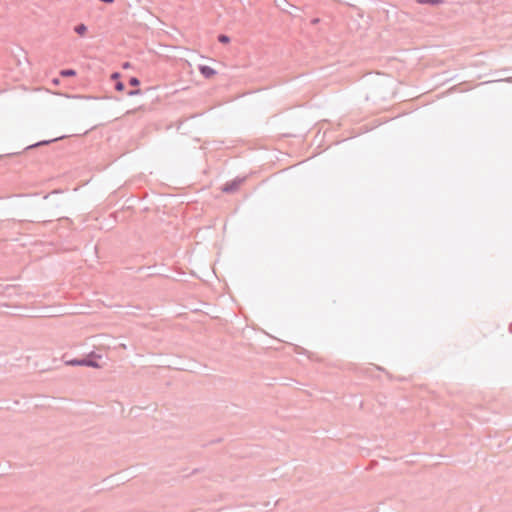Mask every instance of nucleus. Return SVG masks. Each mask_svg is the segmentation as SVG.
Returning a JSON list of instances; mask_svg holds the SVG:
<instances>
[{
	"instance_id": "f03ea898",
	"label": "nucleus",
	"mask_w": 512,
	"mask_h": 512,
	"mask_svg": "<svg viewBox=\"0 0 512 512\" xmlns=\"http://www.w3.org/2000/svg\"><path fill=\"white\" fill-rule=\"evenodd\" d=\"M243 181H244V179H243V178H242V179H240V178H239V179H235V180H233V181H231V182H228V183H226V184L223 186L222 191H223L224 193H233V192H235V191L239 188L240 184H241Z\"/></svg>"
},
{
	"instance_id": "423d86ee",
	"label": "nucleus",
	"mask_w": 512,
	"mask_h": 512,
	"mask_svg": "<svg viewBox=\"0 0 512 512\" xmlns=\"http://www.w3.org/2000/svg\"><path fill=\"white\" fill-rule=\"evenodd\" d=\"M74 31H75L78 35H84V34H85V32L87 31V27H86V25H84V24H79V25L75 26Z\"/></svg>"
},
{
	"instance_id": "f8f14e48",
	"label": "nucleus",
	"mask_w": 512,
	"mask_h": 512,
	"mask_svg": "<svg viewBox=\"0 0 512 512\" xmlns=\"http://www.w3.org/2000/svg\"><path fill=\"white\" fill-rule=\"evenodd\" d=\"M119 78H120V73L119 72L112 73V75H111V79L112 80L120 81Z\"/></svg>"
},
{
	"instance_id": "4468645a",
	"label": "nucleus",
	"mask_w": 512,
	"mask_h": 512,
	"mask_svg": "<svg viewBox=\"0 0 512 512\" xmlns=\"http://www.w3.org/2000/svg\"><path fill=\"white\" fill-rule=\"evenodd\" d=\"M128 66H129V63H125V64L123 65V67H124V68H127Z\"/></svg>"
},
{
	"instance_id": "7ed1b4c3",
	"label": "nucleus",
	"mask_w": 512,
	"mask_h": 512,
	"mask_svg": "<svg viewBox=\"0 0 512 512\" xmlns=\"http://www.w3.org/2000/svg\"><path fill=\"white\" fill-rule=\"evenodd\" d=\"M198 69L201 75L206 79L212 78L217 73L215 69L207 65H199Z\"/></svg>"
},
{
	"instance_id": "f257e3e1",
	"label": "nucleus",
	"mask_w": 512,
	"mask_h": 512,
	"mask_svg": "<svg viewBox=\"0 0 512 512\" xmlns=\"http://www.w3.org/2000/svg\"><path fill=\"white\" fill-rule=\"evenodd\" d=\"M95 355L92 353L88 357L82 358V359H74L71 361H68L67 363L73 366H88L93 368H99L100 365L91 357H94Z\"/></svg>"
},
{
	"instance_id": "39448f33",
	"label": "nucleus",
	"mask_w": 512,
	"mask_h": 512,
	"mask_svg": "<svg viewBox=\"0 0 512 512\" xmlns=\"http://www.w3.org/2000/svg\"><path fill=\"white\" fill-rule=\"evenodd\" d=\"M58 139H60V137L58 138H54V139H51V140H43V141H39L33 145H30L28 146L27 148L30 149V148H34V147H38V146H42V145H47L51 142H54V141H57Z\"/></svg>"
},
{
	"instance_id": "9d476101",
	"label": "nucleus",
	"mask_w": 512,
	"mask_h": 512,
	"mask_svg": "<svg viewBox=\"0 0 512 512\" xmlns=\"http://www.w3.org/2000/svg\"><path fill=\"white\" fill-rule=\"evenodd\" d=\"M125 89V85L123 82L121 81H116L115 82V90L117 91H123Z\"/></svg>"
},
{
	"instance_id": "20e7f679",
	"label": "nucleus",
	"mask_w": 512,
	"mask_h": 512,
	"mask_svg": "<svg viewBox=\"0 0 512 512\" xmlns=\"http://www.w3.org/2000/svg\"><path fill=\"white\" fill-rule=\"evenodd\" d=\"M417 3L422 5H440L445 3V0H417Z\"/></svg>"
},
{
	"instance_id": "9b49d317",
	"label": "nucleus",
	"mask_w": 512,
	"mask_h": 512,
	"mask_svg": "<svg viewBox=\"0 0 512 512\" xmlns=\"http://www.w3.org/2000/svg\"><path fill=\"white\" fill-rule=\"evenodd\" d=\"M140 94H142L140 89L130 90L127 92V95L130 97L140 95Z\"/></svg>"
},
{
	"instance_id": "0eeeda50",
	"label": "nucleus",
	"mask_w": 512,
	"mask_h": 512,
	"mask_svg": "<svg viewBox=\"0 0 512 512\" xmlns=\"http://www.w3.org/2000/svg\"><path fill=\"white\" fill-rule=\"evenodd\" d=\"M60 75L63 77H72L76 75V71L73 69H64L60 72Z\"/></svg>"
},
{
	"instance_id": "1a4fd4ad",
	"label": "nucleus",
	"mask_w": 512,
	"mask_h": 512,
	"mask_svg": "<svg viewBox=\"0 0 512 512\" xmlns=\"http://www.w3.org/2000/svg\"><path fill=\"white\" fill-rule=\"evenodd\" d=\"M129 84H130L131 86L137 87V86H139V85H140V80H139L137 77H131V78L129 79Z\"/></svg>"
},
{
	"instance_id": "ddd939ff",
	"label": "nucleus",
	"mask_w": 512,
	"mask_h": 512,
	"mask_svg": "<svg viewBox=\"0 0 512 512\" xmlns=\"http://www.w3.org/2000/svg\"><path fill=\"white\" fill-rule=\"evenodd\" d=\"M503 81H506V82L512 83V77H508V78L504 79Z\"/></svg>"
},
{
	"instance_id": "6e6552de",
	"label": "nucleus",
	"mask_w": 512,
	"mask_h": 512,
	"mask_svg": "<svg viewBox=\"0 0 512 512\" xmlns=\"http://www.w3.org/2000/svg\"><path fill=\"white\" fill-rule=\"evenodd\" d=\"M218 41L223 44H227L230 42V37L225 34H220L218 36Z\"/></svg>"
}]
</instances>
